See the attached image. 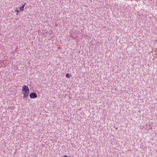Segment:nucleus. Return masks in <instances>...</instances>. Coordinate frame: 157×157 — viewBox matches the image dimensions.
I'll return each mask as SVG.
<instances>
[{
	"label": "nucleus",
	"mask_w": 157,
	"mask_h": 157,
	"mask_svg": "<svg viewBox=\"0 0 157 157\" xmlns=\"http://www.w3.org/2000/svg\"><path fill=\"white\" fill-rule=\"evenodd\" d=\"M29 96L31 98H36L37 94L35 93H31L29 94Z\"/></svg>",
	"instance_id": "f03ea898"
},
{
	"label": "nucleus",
	"mask_w": 157,
	"mask_h": 157,
	"mask_svg": "<svg viewBox=\"0 0 157 157\" xmlns=\"http://www.w3.org/2000/svg\"><path fill=\"white\" fill-rule=\"evenodd\" d=\"M22 92L23 94V98H28L29 93V89L27 86L25 85L23 86Z\"/></svg>",
	"instance_id": "f257e3e1"
},
{
	"label": "nucleus",
	"mask_w": 157,
	"mask_h": 157,
	"mask_svg": "<svg viewBox=\"0 0 157 157\" xmlns=\"http://www.w3.org/2000/svg\"><path fill=\"white\" fill-rule=\"evenodd\" d=\"M70 75L69 73H67L66 75V77L67 78H70Z\"/></svg>",
	"instance_id": "20e7f679"
},
{
	"label": "nucleus",
	"mask_w": 157,
	"mask_h": 157,
	"mask_svg": "<svg viewBox=\"0 0 157 157\" xmlns=\"http://www.w3.org/2000/svg\"><path fill=\"white\" fill-rule=\"evenodd\" d=\"M63 157H67V156L66 155H65L63 156Z\"/></svg>",
	"instance_id": "39448f33"
},
{
	"label": "nucleus",
	"mask_w": 157,
	"mask_h": 157,
	"mask_svg": "<svg viewBox=\"0 0 157 157\" xmlns=\"http://www.w3.org/2000/svg\"><path fill=\"white\" fill-rule=\"evenodd\" d=\"M25 4V3L20 8V10L21 11H23L24 10V7Z\"/></svg>",
	"instance_id": "7ed1b4c3"
},
{
	"label": "nucleus",
	"mask_w": 157,
	"mask_h": 157,
	"mask_svg": "<svg viewBox=\"0 0 157 157\" xmlns=\"http://www.w3.org/2000/svg\"><path fill=\"white\" fill-rule=\"evenodd\" d=\"M67 157H71V156H67Z\"/></svg>",
	"instance_id": "0eeeda50"
},
{
	"label": "nucleus",
	"mask_w": 157,
	"mask_h": 157,
	"mask_svg": "<svg viewBox=\"0 0 157 157\" xmlns=\"http://www.w3.org/2000/svg\"><path fill=\"white\" fill-rule=\"evenodd\" d=\"M16 11L17 12H19V11L18 10H16Z\"/></svg>",
	"instance_id": "423d86ee"
}]
</instances>
